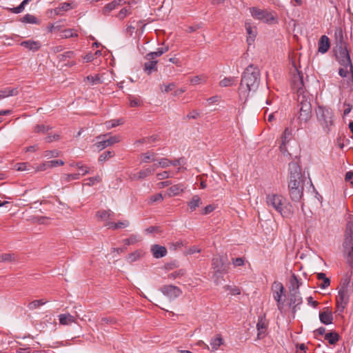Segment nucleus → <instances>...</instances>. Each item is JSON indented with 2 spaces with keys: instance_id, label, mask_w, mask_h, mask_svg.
I'll list each match as a JSON object with an SVG mask.
<instances>
[{
  "instance_id": "1",
  "label": "nucleus",
  "mask_w": 353,
  "mask_h": 353,
  "mask_svg": "<svg viewBox=\"0 0 353 353\" xmlns=\"http://www.w3.org/2000/svg\"><path fill=\"white\" fill-rule=\"evenodd\" d=\"M294 74L292 79L293 87L298 92L297 101L300 104L298 119L299 123H307L312 117L311 96L303 90V74L294 66Z\"/></svg>"
},
{
  "instance_id": "2",
  "label": "nucleus",
  "mask_w": 353,
  "mask_h": 353,
  "mask_svg": "<svg viewBox=\"0 0 353 353\" xmlns=\"http://www.w3.org/2000/svg\"><path fill=\"white\" fill-rule=\"evenodd\" d=\"M260 83V72L258 68L250 65L242 74L239 87V97L246 100L251 93L255 92Z\"/></svg>"
},
{
  "instance_id": "3",
  "label": "nucleus",
  "mask_w": 353,
  "mask_h": 353,
  "mask_svg": "<svg viewBox=\"0 0 353 353\" xmlns=\"http://www.w3.org/2000/svg\"><path fill=\"white\" fill-rule=\"evenodd\" d=\"M265 203L270 209H273L283 217L290 218L294 214L292 204L281 194H268L265 198Z\"/></svg>"
},
{
  "instance_id": "4",
  "label": "nucleus",
  "mask_w": 353,
  "mask_h": 353,
  "mask_svg": "<svg viewBox=\"0 0 353 353\" xmlns=\"http://www.w3.org/2000/svg\"><path fill=\"white\" fill-rule=\"evenodd\" d=\"M343 246L347 262L353 264V222L347 224Z\"/></svg>"
},
{
  "instance_id": "5",
  "label": "nucleus",
  "mask_w": 353,
  "mask_h": 353,
  "mask_svg": "<svg viewBox=\"0 0 353 353\" xmlns=\"http://www.w3.org/2000/svg\"><path fill=\"white\" fill-rule=\"evenodd\" d=\"M316 114L317 120L324 131L329 132L331 127L334 125L333 112L331 108L319 106L316 110Z\"/></svg>"
},
{
  "instance_id": "6",
  "label": "nucleus",
  "mask_w": 353,
  "mask_h": 353,
  "mask_svg": "<svg viewBox=\"0 0 353 353\" xmlns=\"http://www.w3.org/2000/svg\"><path fill=\"white\" fill-rule=\"evenodd\" d=\"M251 16L256 20L272 24L276 21V14L270 10L262 9L259 7L249 8Z\"/></svg>"
},
{
  "instance_id": "7",
  "label": "nucleus",
  "mask_w": 353,
  "mask_h": 353,
  "mask_svg": "<svg viewBox=\"0 0 353 353\" xmlns=\"http://www.w3.org/2000/svg\"><path fill=\"white\" fill-rule=\"evenodd\" d=\"M168 50L169 48L168 46H165L158 48L155 52L148 53L145 57V59L148 60V61L144 64V70L148 74H150L152 72L157 71V61L154 60L155 58L161 56Z\"/></svg>"
},
{
  "instance_id": "8",
  "label": "nucleus",
  "mask_w": 353,
  "mask_h": 353,
  "mask_svg": "<svg viewBox=\"0 0 353 353\" xmlns=\"http://www.w3.org/2000/svg\"><path fill=\"white\" fill-rule=\"evenodd\" d=\"M292 129L290 128H286L280 137L281 143L279 145V150L285 157H290L291 156L290 153L289 152L287 148V144L292 139Z\"/></svg>"
},
{
  "instance_id": "9",
  "label": "nucleus",
  "mask_w": 353,
  "mask_h": 353,
  "mask_svg": "<svg viewBox=\"0 0 353 353\" xmlns=\"http://www.w3.org/2000/svg\"><path fill=\"white\" fill-rule=\"evenodd\" d=\"M290 195L293 201H298L303 195L302 180H296L288 182Z\"/></svg>"
},
{
  "instance_id": "10",
  "label": "nucleus",
  "mask_w": 353,
  "mask_h": 353,
  "mask_svg": "<svg viewBox=\"0 0 353 353\" xmlns=\"http://www.w3.org/2000/svg\"><path fill=\"white\" fill-rule=\"evenodd\" d=\"M284 293V288L281 283L280 282H274L272 285V296L276 302V305L278 310L282 312L284 303L281 301V297Z\"/></svg>"
},
{
  "instance_id": "11",
  "label": "nucleus",
  "mask_w": 353,
  "mask_h": 353,
  "mask_svg": "<svg viewBox=\"0 0 353 353\" xmlns=\"http://www.w3.org/2000/svg\"><path fill=\"white\" fill-rule=\"evenodd\" d=\"M338 48L336 57L342 66H349L350 70L352 72V65L351 63L349 52L345 46H340Z\"/></svg>"
},
{
  "instance_id": "12",
  "label": "nucleus",
  "mask_w": 353,
  "mask_h": 353,
  "mask_svg": "<svg viewBox=\"0 0 353 353\" xmlns=\"http://www.w3.org/2000/svg\"><path fill=\"white\" fill-rule=\"evenodd\" d=\"M349 302V294L347 289L343 287L339 292V294L336 296V309L337 311L342 312L345 308Z\"/></svg>"
},
{
  "instance_id": "13",
  "label": "nucleus",
  "mask_w": 353,
  "mask_h": 353,
  "mask_svg": "<svg viewBox=\"0 0 353 353\" xmlns=\"http://www.w3.org/2000/svg\"><path fill=\"white\" fill-rule=\"evenodd\" d=\"M225 261V258L223 256L216 255L213 257L212 260V268L215 274H222L227 272Z\"/></svg>"
},
{
  "instance_id": "14",
  "label": "nucleus",
  "mask_w": 353,
  "mask_h": 353,
  "mask_svg": "<svg viewBox=\"0 0 353 353\" xmlns=\"http://www.w3.org/2000/svg\"><path fill=\"white\" fill-rule=\"evenodd\" d=\"M161 291L171 299H176L182 294L181 290L178 287L172 285L163 286Z\"/></svg>"
},
{
  "instance_id": "15",
  "label": "nucleus",
  "mask_w": 353,
  "mask_h": 353,
  "mask_svg": "<svg viewBox=\"0 0 353 353\" xmlns=\"http://www.w3.org/2000/svg\"><path fill=\"white\" fill-rule=\"evenodd\" d=\"M121 141L120 136L116 135L110 137L106 139H103L98 141L94 144V146L99 150H101L108 146H110L114 143H119Z\"/></svg>"
},
{
  "instance_id": "16",
  "label": "nucleus",
  "mask_w": 353,
  "mask_h": 353,
  "mask_svg": "<svg viewBox=\"0 0 353 353\" xmlns=\"http://www.w3.org/2000/svg\"><path fill=\"white\" fill-rule=\"evenodd\" d=\"M290 177L289 181H294L296 180H301V173L300 168L296 163H292L289 164Z\"/></svg>"
},
{
  "instance_id": "17",
  "label": "nucleus",
  "mask_w": 353,
  "mask_h": 353,
  "mask_svg": "<svg viewBox=\"0 0 353 353\" xmlns=\"http://www.w3.org/2000/svg\"><path fill=\"white\" fill-rule=\"evenodd\" d=\"M267 328L268 323L266 322V320L263 317H260L256 324V329L258 332L257 339H261L264 338V336H265Z\"/></svg>"
},
{
  "instance_id": "18",
  "label": "nucleus",
  "mask_w": 353,
  "mask_h": 353,
  "mask_svg": "<svg viewBox=\"0 0 353 353\" xmlns=\"http://www.w3.org/2000/svg\"><path fill=\"white\" fill-rule=\"evenodd\" d=\"M319 319L322 323L325 325L332 323L333 316L332 310L329 307H325L324 310L319 313Z\"/></svg>"
},
{
  "instance_id": "19",
  "label": "nucleus",
  "mask_w": 353,
  "mask_h": 353,
  "mask_svg": "<svg viewBox=\"0 0 353 353\" xmlns=\"http://www.w3.org/2000/svg\"><path fill=\"white\" fill-rule=\"evenodd\" d=\"M185 189V186L183 183H178L169 188L166 191V194L169 197H172L179 195L183 192Z\"/></svg>"
},
{
  "instance_id": "20",
  "label": "nucleus",
  "mask_w": 353,
  "mask_h": 353,
  "mask_svg": "<svg viewBox=\"0 0 353 353\" xmlns=\"http://www.w3.org/2000/svg\"><path fill=\"white\" fill-rule=\"evenodd\" d=\"M20 46L33 52L39 50L41 46V43L39 41L34 40L23 41L20 43Z\"/></svg>"
},
{
  "instance_id": "21",
  "label": "nucleus",
  "mask_w": 353,
  "mask_h": 353,
  "mask_svg": "<svg viewBox=\"0 0 353 353\" xmlns=\"http://www.w3.org/2000/svg\"><path fill=\"white\" fill-rule=\"evenodd\" d=\"M151 252L154 258L159 259L167 254V249L164 246L153 245L151 247Z\"/></svg>"
},
{
  "instance_id": "22",
  "label": "nucleus",
  "mask_w": 353,
  "mask_h": 353,
  "mask_svg": "<svg viewBox=\"0 0 353 353\" xmlns=\"http://www.w3.org/2000/svg\"><path fill=\"white\" fill-rule=\"evenodd\" d=\"M330 46L329 38L325 35H323L319 41V52L321 53H325L329 50Z\"/></svg>"
},
{
  "instance_id": "23",
  "label": "nucleus",
  "mask_w": 353,
  "mask_h": 353,
  "mask_svg": "<svg viewBox=\"0 0 353 353\" xmlns=\"http://www.w3.org/2000/svg\"><path fill=\"white\" fill-rule=\"evenodd\" d=\"M59 320L60 324L63 325H69L73 323H76V318L69 313L59 315Z\"/></svg>"
},
{
  "instance_id": "24",
  "label": "nucleus",
  "mask_w": 353,
  "mask_h": 353,
  "mask_svg": "<svg viewBox=\"0 0 353 353\" xmlns=\"http://www.w3.org/2000/svg\"><path fill=\"white\" fill-rule=\"evenodd\" d=\"M223 344V339L220 335H216L210 340L211 352L216 351Z\"/></svg>"
},
{
  "instance_id": "25",
  "label": "nucleus",
  "mask_w": 353,
  "mask_h": 353,
  "mask_svg": "<svg viewBox=\"0 0 353 353\" xmlns=\"http://www.w3.org/2000/svg\"><path fill=\"white\" fill-rule=\"evenodd\" d=\"M301 285L297 276L295 274H293L290 280V294L292 292H299V287Z\"/></svg>"
},
{
  "instance_id": "26",
  "label": "nucleus",
  "mask_w": 353,
  "mask_h": 353,
  "mask_svg": "<svg viewBox=\"0 0 353 353\" xmlns=\"http://www.w3.org/2000/svg\"><path fill=\"white\" fill-rule=\"evenodd\" d=\"M245 27L247 34L248 35V42L249 44H250V43L252 41H254V38L256 37V30L255 27H252L251 25L248 22L245 23Z\"/></svg>"
},
{
  "instance_id": "27",
  "label": "nucleus",
  "mask_w": 353,
  "mask_h": 353,
  "mask_svg": "<svg viewBox=\"0 0 353 353\" xmlns=\"http://www.w3.org/2000/svg\"><path fill=\"white\" fill-rule=\"evenodd\" d=\"M290 296V305H293V310H294L297 305L301 304L302 298L299 295V292L296 293L292 292Z\"/></svg>"
},
{
  "instance_id": "28",
  "label": "nucleus",
  "mask_w": 353,
  "mask_h": 353,
  "mask_svg": "<svg viewBox=\"0 0 353 353\" xmlns=\"http://www.w3.org/2000/svg\"><path fill=\"white\" fill-rule=\"evenodd\" d=\"M201 204V199L198 195H194L188 203V209L190 212L194 211Z\"/></svg>"
},
{
  "instance_id": "29",
  "label": "nucleus",
  "mask_w": 353,
  "mask_h": 353,
  "mask_svg": "<svg viewBox=\"0 0 353 353\" xmlns=\"http://www.w3.org/2000/svg\"><path fill=\"white\" fill-rule=\"evenodd\" d=\"M113 215L114 213L110 210L98 211L96 214L99 220L103 221H107L108 219H112Z\"/></svg>"
},
{
  "instance_id": "30",
  "label": "nucleus",
  "mask_w": 353,
  "mask_h": 353,
  "mask_svg": "<svg viewBox=\"0 0 353 353\" xmlns=\"http://www.w3.org/2000/svg\"><path fill=\"white\" fill-rule=\"evenodd\" d=\"M17 94L18 90L17 89L6 88L0 90V99L10 96H15Z\"/></svg>"
},
{
  "instance_id": "31",
  "label": "nucleus",
  "mask_w": 353,
  "mask_h": 353,
  "mask_svg": "<svg viewBox=\"0 0 353 353\" xmlns=\"http://www.w3.org/2000/svg\"><path fill=\"white\" fill-rule=\"evenodd\" d=\"M157 169V164H153L152 167L147 168L145 169L141 170L139 172V178H141V179H143L148 176L152 175L154 171Z\"/></svg>"
},
{
  "instance_id": "32",
  "label": "nucleus",
  "mask_w": 353,
  "mask_h": 353,
  "mask_svg": "<svg viewBox=\"0 0 353 353\" xmlns=\"http://www.w3.org/2000/svg\"><path fill=\"white\" fill-rule=\"evenodd\" d=\"M72 7L70 3L64 2L60 3L59 6L54 10L56 15H61L63 12L72 9Z\"/></svg>"
},
{
  "instance_id": "33",
  "label": "nucleus",
  "mask_w": 353,
  "mask_h": 353,
  "mask_svg": "<svg viewBox=\"0 0 353 353\" xmlns=\"http://www.w3.org/2000/svg\"><path fill=\"white\" fill-rule=\"evenodd\" d=\"M336 47L340 48V46H345L343 40V34L341 28H336L334 33Z\"/></svg>"
},
{
  "instance_id": "34",
  "label": "nucleus",
  "mask_w": 353,
  "mask_h": 353,
  "mask_svg": "<svg viewBox=\"0 0 353 353\" xmlns=\"http://www.w3.org/2000/svg\"><path fill=\"white\" fill-rule=\"evenodd\" d=\"M143 254L144 253L142 250H136L128 256L127 261L130 263L134 262L141 259Z\"/></svg>"
},
{
  "instance_id": "35",
  "label": "nucleus",
  "mask_w": 353,
  "mask_h": 353,
  "mask_svg": "<svg viewBox=\"0 0 353 353\" xmlns=\"http://www.w3.org/2000/svg\"><path fill=\"white\" fill-rule=\"evenodd\" d=\"M325 339L327 340L330 344L334 345L339 340V336L336 332H329L325 334Z\"/></svg>"
},
{
  "instance_id": "36",
  "label": "nucleus",
  "mask_w": 353,
  "mask_h": 353,
  "mask_svg": "<svg viewBox=\"0 0 353 353\" xmlns=\"http://www.w3.org/2000/svg\"><path fill=\"white\" fill-rule=\"evenodd\" d=\"M141 162L148 163L156 161V154L152 152H147L141 154Z\"/></svg>"
},
{
  "instance_id": "37",
  "label": "nucleus",
  "mask_w": 353,
  "mask_h": 353,
  "mask_svg": "<svg viewBox=\"0 0 353 353\" xmlns=\"http://www.w3.org/2000/svg\"><path fill=\"white\" fill-rule=\"evenodd\" d=\"M47 302L48 301L45 299L34 300L28 304V307L29 310H33L45 305Z\"/></svg>"
},
{
  "instance_id": "38",
  "label": "nucleus",
  "mask_w": 353,
  "mask_h": 353,
  "mask_svg": "<svg viewBox=\"0 0 353 353\" xmlns=\"http://www.w3.org/2000/svg\"><path fill=\"white\" fill-rule=\"evenodd\" d=\"M16 170L18 171H28L30 172H33L34 168L32 167L28 163H19L15 165Z\"/></svg>"
},
{
  "instance_id": "39",
  "label": "nucleus",
  "mask_w": 353,
  "mask_h": 353,
  "mask_svg": "<svg viewBox=\"0 0 353 353\" xmlns=\"http://www.w3.org/2000/svg\"><path fill=\"white\" fill-rule=\"evenodd\" d=\"M207 81L206 76L202 74L199 76H194L190 79V82L192 85H197L199 83H205Z\"/></svg>"
},
{
  "instance_id": "40",
  "label": "nucleus",
  "mask_w": 353,
  "mask_h": 353,
  "mask_svg": "<svg viewBox=\"0 0 353 353\" xmlns=\"http://www.w3.org/2000/svg\"><path fill=\"white\" fill-rule=\"evenodd\" d=\"M85 81H88V84L90 85H97L102 83V81L101 80L98 74L95 76H88L85 78Z\"/></svg>"
},
{
  "instance_id": "41",
  "label": "nucleus",
  "mask_w": 353,
  "mask_h": 353,
  "mask_svg": "<svg viewBox=\"0 0 353 353\" xmlns=\"http://www.w3.org/2000/svg\"><path fill=\"white\" fill-rule=\"evenodd\" d=\"M23 23L37 24L39 23L37 19L32 14H27L21 19Z\"/></svg>"
},
{
  "instance_id": "42",
  "label": "nucleus",
  "mask_w": 353,
  "mask_h": 353,
  "mask_svg": "<svg viewBox=\"0 0 353 353\" xmlns=\"http://www.w3.org/2000/svg\"><path fill=\"white\" fill-rule=\"evenodd\" d=\"M52 128L50 125H45L43 124H38L34 127V132L45 134L47 133Z\"/></svg>"
},
{
  "instance_id": "43",
  "label": "nucleus",
  "mask_w": 353,
  "mask_h": 353,
  "mask_svg": "<svg viewBox=\"0 0 353 353\" xmlns=\"http://www.w3.org/2000/svg\"><path fill=\"white\" fill-rule=\"evenodd\" d=\"M141 239V236L138 235H131L129 238L125 239L123 240V243L125 245H130L137 243V242L140 241Z\"/></svg>"
},
{
  "instance_id": "44",
  "label": "nucleus",
  "mask_w": 353,
  "mask_h": 353,
  "mask_svg": "<svg viewBox=\"0 0 353 353\" xmlns=\"http://www.w3.org/2000/svg\"><path fill=\"white\" fill-rule=\"evenodd\" d=\"M156 164L157 168L159 167L161 168H166L171 165V160L167 158H161L157 160V163Z\"/></svg>"
},
{
  "instance_id": "45",
  "label": "nucleus",
  "mask_w": 353,
  "mask_h": 353,
  "mask_svg": "<svg viewBox=\"0 0 353 353\" xmlns=\"http://www.w3.org/2000/svg\"><path fill=\"white\" fill-rule=\"evenodd\" d=\"M235 82L234 77H224L219 83L222 87H228L232 85Z\"/></svg>"
},
{
  "instance_id": "46",
  "label": "nucleus",
  "mask_w": 353,
  "mask_h": 353,
  "mask_svg": "<svg viewBox=\"0 0 353 353\" xmlns=\"http://www.w3.org/2000/svg\"><path fill=\"white\" fill-rule=\"evenodd\" d=\"M174 174L170 171H163L157 174V180H163L170 177H173Z\"/></svg>"
},
{
  "instance_id": "47",
  "label": "nucleus",
  "mask_w": 353,
  "mask_h": 353,
  "mask_svg": "<svg viewBox=\"0 0 353 353\" xmlns=\"http://www.w3.org/2000/svg\"><path fill=\"white\" fill-rule=\"evenodd\" d=\"M77 36V30L74 29H66L63 31L62 38L68 39Z\"/></svg>"
},
{
  "instance_id": "48",
  "label": "nucleus",
  "mask_w": 353,
  "mask_h": 353,
  "mask_svg": "<svg viewBox=\"0 0 353 353\" xmlns=\"http://www.w3.org/2000/svg\"><path fill=\"white\" fill-rule=\"evenodd\" d=\"M75 166L78 168L80 175H85V174L90 172V168L88 166L81 164V163H77Z\"/></svg>"
},
{
  "instance_id": "49",
  "label": "nucleus",
  "mask_w": 353,
  "mask_h": 353,
  "mask_svg": "<svg viewBox=\"0 0 353 353\" xmlns=\"http://www.w3.org/2000/svg\"><path fill=\"white\" fill-rule=\"evenodd\" d=\"M114 151H106L101 154L99 158V161L100 162H103L106 161L107 159H109L110 158L114 157Z\"/></svg>"
},
{
  "instance_id": "50",
  "label": "nucleus",
  "mask_w": 353,
  "mask_h": 353,
  "mask_svg": "<svg viewBox=\"0 0 353 353\" xmlns=\"http://www.w3.org/2000/svg\"><path fill=\"white\" fill-rule=\"evenodd\" d=\"M176 87V85L174 83H170L167 85L163 84L161 85L160 89L161 92H168L170 91L173 90Z\"/></svg>"
},
{
  "instance_id": "51",
  "label": "nucleus",
  "mask_w": 353,
  "mask_h": 353,
  "mask_svg": "<svg viewBox=\"0 0 353 353\" xmlns=\"http://www.w3.org/2000/svg\"><path fill=\"white\" fill-rule=\"evenodd\" d=\"M59 154H60V152L57 150H46L44 152V156H45V157H46L48 159H50V158H52V157H59Z\"/></svg>"
},
{
  "instance_id": "52",
  "label": "nucleus",
  "mask_w": 353,
  "mask_h": 353,
  "mask_svg": "<svg viewBox=\"0 0 353 353\" xmlns=\"http://www.w3.org/2000/svg\"><path fill=\"white\" fill-rule=\"evenodd\" d=\"M122 122H121V120H110L108 121H106L105 123V127L107 129H110L112 128H114L120 124H121Z\"/></svg>"
},
{
  "instance_id": "53",
  "label": "nucleus",
  "mask_w": 353,
  "mask_h": 353,
  "mask_svg": "<svg viewBox=\"0 0 353 353\" xmlns=\"http://www.w3.org/2000/svg\"><path fill=\"white\" fill-rule=\"evenodd\" d=\"M28 1L29 0H23L19 6L12 9V12L16 14L21 12L24 10L25 6L28 3Z\"/></svg>"
},
{
  "instance_id": "54",
  "label": "nucleus",
  "mask_w": 353,
  "mask_h": 353,
  "mask_svg": "<svg viewBox=\"0 0 353 353\" xmlns=\"http://www.w3.org/2000/svg\"><path fill=\"white\" fill-rule=\"evenodd\" d=\"M129 103L131 107H138L141 104V101L139 98L134 97H129Z\"/></svg>"
},
{
  "instance_id": "55",
  "label": "nucleus",
  "mask_w": 353,
  "mask_h": 353,
  "mask_svg": "<svg viewBox=\"0 0 353 353\" xmlns=\"http://www.w3.org/2000/svg\"><path fill=\"white\" fill-rule=\"evenodd\" d=\"M350 72L352 74H353V71L351 72L350 70L349 66H343L339 69V74L342 77H346L347 74Z\"/></svg>"
},
{
  "instance_id": "56",
  "label": "nucleus",
  "mask_w": 353,
  "mask_h": 353,
  "mask_svg": "<svg viewBox=\"0 0 353 353\" xmlns=\"http://www.w3.org/2000/svg\"><path fill=\"white\" fill-rule=\"evenodd\" d=\"M225 288L226 290H230V294L232 295H237L241 294V290L237 287L226 285Z\"/></svg>"
},
{
  "instance_id": "57",
  "label": "nucleus",
  "mask_w": 353,
  "mask_h": 353,
  "mask_svg": "<svg viewBox=\"0 0 353 353\" xmlns=\"http://www.w3.org/2000/svg\"><path fill=\"white\" fill-rule=\"evenodd\" d=\"M49 168L61 166L64 165V162L61 160H53L48 161V164Z\"/></svg>"
},
{
  "instance_id": "58",
  "label": "nucleus",
  "mask_w": 353,
  "mask_h": 353,
  "mask_svg": "<svg viewBox=\"0 0 353 353\" xmlns=\"http://www.w3.org/2000/svg\"><path fill=\"white\" fill-rule=\"evenodd\" d=\"M117 6H116V2L112 1L111 3L107 4L103 8L104 13H108L112 10L115 9Z\"/></svg>"
},
{
  "instance_id": "59",
  "label": "nucleus",
  "mask_w": 353,
  "mask_h": 353,
  "mask_svg": "<svg viewBox=\"0 0 353 353\" xmlns=\"http://www.w3.org/2000/svg\"><path fill=\"white\" fill-rule=\"evenodd\" d=\"M130 13V9L127 8H122L118 14V18L120 19H124L128 14Z\"/></svg>"
},
{
  "instance_id": "60",
  "label": "nucleus",
  "mask_w": 353,
  "mask_h": 353,
  "mask_svg": "<svg viewBox=\"0 0 353 353\" xmlns=\"http://www.w3.org/2000/svg\"><path fill=\"white\" fill-rule=\"evenodd\" d=\"M88 182L86 183L88 185H92L95 183H99L101 181V179L99 176H97L94 177H90L88 179Z\"/></svg>"
},
{
  "instance_id": "61",
  "label": "nucleus",
  "mask_w": 353,
  "mask_h": 353,
  "mask_svg": "<svg viewBox=\"0 0 353 353\" xmlns=\"http://www.w3.org/2000/svg\"><path fill=\"white\" fill-rule=\"evenodd\" d=\"M14 259L13 254L6 253L0 256V261H10Z\"/></svg>"
},
{
  "instance_id": "62",
  "label": "nucleus",
  "mask_w": 353,
  "mask_h": 353,
  "mask_svg": "<svg viewBox=\"0 0 353 353\" xmlns=\"http://www.w3.org/2000/svg\"><path fill=\"white\" fill-rule=\"evenodd\" d=\"M46 141L48 142V143H51L54 141H58L60 139V136L59 134H54L53 135H48L46 137Z\"/></svg>"
},
{
  "instance_id": "63",
  "label": "nucleus",
  "mask_w": 353,
  "mask_h": 353,
  "mask_svg": "<svg viewBox=\"0 0 353 353\" xmlns=\"http://www.w3.org/2000/svg\"><path fill=\"white\" fill-rule=\"evenodd\" d=\"M117 223V229L125 228L130 225V222L128 220L118 221Z\"/></svg>"
},
{
  "instance_id": "64",
  "label": "nucleus",
  "mask_w": 353,
  "mask_h": 353,
  "mask_svg": "<svg viewBox=\"0 0 353 353\" xmlns=\"http://www.w3.org/2000/svg\"><path fill=\"white\" fill-rule=\"evenodd\" d=\"M79 176H80V173H78V174H65L64 176V179L65 181H72V180H77L79 178Z\"/></svg>"
}]
</instances>
